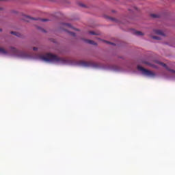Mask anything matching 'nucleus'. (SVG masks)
<instances>
[{
  "instance_id": "obj_1",
  "label": "nucleus",
  "mask_w": 175,
  "mask_h": 175,
  "mask_svg": "<svg viewBox=\"0 0 175 175\" xmlns=\"http://www.w3.org/2000/svg\"><path fill=\"white\" fill-rule=\"evenodd\" d=\"M156 64H158V65H161V66H163L167 70L168 72L165 74V77L167 79V80H174L175 81V70L173 69H170L166 64L163 63L161 62H159V60H156Z\"/></svg>"
},
{
  "instance_id": "obj_2",
  "label": "nucleus",
  "mask_w": 175,
  "mask_h": 175,
  "mask_svg": "<svg viewBox=\"0 0 175 175\" xmlns=\"http://www.w3.org/2000/svg\"><path fill=\"white\" fill-rule=\"evenodd\" d=\"M137 70H139V72H141V75H142L143 76H146V77H155L156 76L154 72L143 68V66L140 65L137 66Z\"/></svg>"
},
{
  "instance_id": "obj_3",
  "label": "nucleus",
  "mask_w": 175,
  "mask_h": 175,
  "mask_svg": "<svg viewBox=\"0 0 175 175\" xmlns=\"http://www.w3.org/2000/svg\"><path fill=\"white\" fill-rule=\"evenodd\" d=\"M23 20L27 23H29L31 20H34L35 21H37L38 20H39L40 21H42L43 23H46V21H49V19L47 18H33V17H31L29 16H25V15L23 16Z\"/></svg>"
},
{
  "instance_id": "obj_4",
  "label": "nucleus",
  "mask_w": 175,
  "mask_h": 175,
  "mask_svg": "<svg viewBox=\"0 0 175 175\" xmlns=\"http://www.w3.org/2000/svg\"><path fill=\"white\" fill-rule=\"evenodd\" d=\"M109 20H111V21H114L115 23H118V24H126V23L124 21H122V19H117L115 18H109Z\"/></svg>"
},
{
  "instance_id": "obj_5",
  "label": "nucleus",
  "mask_w": 175,
  "mask_h": 175,
  "mask_svg": "<svg viewBox=\"0 0 175 175\" xmlns=\"http://www.w3.org/2000/svg\"><path fill=\"white\" fill-rule=\"evenodd\" d=\"M85 43H88L89 44H92L93 46H96L98 44L92 40H84Z\"/></svg>"
},
{
  "instance_id": "obj_6",
  "label": "nucleus",
  "mask_w": 175,
  "mask_h": 175,
  "mask_svg": "<svg viewBox=\"0 0 175 175\" xmlns=\"http://www.w3.org/2000/svg\"><path fill=\"white\" fill-rule=\"evenodd\" d=\"M64 27H68V28H71L72 29H75V31H79V29H76L70 23H63Z\"/></svg>"
},
{
  "instance_id": "obj_7",
  "label": "nucleus",
  "mask_w": 175,
  "mask_h": 175,
  "mask_svg": "<svg viewBox=\"0 0 175 175\" xmlns=\"http://www.w3.org/2000/svg\"><path fill=\"white\" fill-rule=\"evenodd\" d=\"M157 35H161V36H165V33L161 30L157 29L154 31Z\"/></svg>"
},
{
  "instance_id": "obj_8",
  "label": "nucleus",
  "mask_w": 175,
  "mask_h": 175,
  "mask_svg": "<svg viewBox=\"0 0 175 175\" xmlns=\"http://www.w3.org/2000/svg\"><path fill=\"white\" fill-rule=\"evenodd\" d=\"M134 35H136L137 36H142L143 33L142 31L133 30Z\"/></svg>"
},
{
  "instance_id": "obj_9",
  "label": "nucleus",
  "mask_w": 175,
  "mask_h": 175,
  "mask_svg": "<svg viewBox=\"0 0 175 175\" xmlns=\"http://www.w3.org/2000/svg\"><path fill=\"white\" fill-rule=\"evenodd\" d=\"M126 68H127V69L129 70H131V72H134V73H135V68H133V66H132V65H131V66H126Z\"/></svg>"
},
{
  "instance_id": "obj_10",
  "label": "nucleus",
  "mask_w": 175,
  "mask_h": 175,
  "mask_svg": "<svg viewBox=\"0 0 175 175\" xmlns=\"http://www.w3.org/2000/svg\"><path fill=\"white\" fill-rule=\"evenodd\" d=\"M150 16H151V17H152V18H159V15L156 14H152Z\"/></svg>"
},
{
  "instance_id": "obj_11",
  "label": "nucleus",
  "mask_w": 175,
  "mask_h": 175,
  "mask_svg": "<svg viewBox=\"0 0 175 175\" xmlns=\"http://www.w3.org/2000/svg\"><path fill=\"white\" fill-rule=\"evenodd\" d=\"M69 35H71V36H73L74 38H76V33L73 31H68Z\"/></svg>"
},
{
  "instance_id": "obj_12",
  "label": "nucleus",
  "mask_w": 175,
  "mask_h": 175,
  "mask_svg": "<svg viewBox=\"0 0 175 175\" xmlns=\"http://www.w3.org/2000/svg\"><path fill=\"white\" fill-rule=\"evenodd\" d=\"M15 36H17V38H21V33L16 31Z\"/></svg>"
},
{
  "instance_id": "obj_13",
  "label": "nucleus",
  "mask_w": 175,
  "mask_h": 175,
  "mask_svg": "<svg viewBox=\"0 0 175 175\" xmlns=\"http://www.w3.org/2000/svg\"><path fill=\"white\" fill-rule=\"evenodd\" d=\"M153 39L155 40H161V38L159 36H153Z\"/></svg>"
},
{
  "instance_id": "obj_14",
  "label": "nucleus",
  "mask_w": 175,
  "mask_h": 175,
  "mask_svg": "<svg viewBox=\"0 0 175 175\" xmlns=\"http://www.w3.org/2000/svg\"><path fill=\"white\" fill-rule=\"evenodd\" d=\"M79 6H81V8H87V6H85V5L83 4L82 3H79Z\"/></svg>"
},
{
  "instance_id": "obj_15",
  "label": "nucleus",
  "mask_w": 175,
  "mask_h": 175,
  "mask_svg": "<svg viewBox=\"0 0 175 175\" xmlns=\"http://www.w3.org/2000/svg\"><path fill=\"white\" fill-rule=\"evenodd\" d=\"M89 33L90 35H96V33H95V31H90Z\"/></svg>"
},
{
  "instance_id": "obj_16",
  "label": "nucleus",
  "mask_w": 175,
  "mask_h": 175,
  "mask_svg": "<svg viewBox=\"0 0 175 175\" xmlns=\"http://www.w3.org/2000/svg\"><path fill=\"white\" fill-rule=\"evenodd\" d=\"M107 43L111 44L112 46H116V44H114L113 42H107Z\"/></svg>"
},
{
  "instance_id": "obj_17",
  "label": "nucleus",
  "mask_w": 175,
  "mask_h": 175,
  "mask_svg": "<svg viewBox=\"0 0 175 175\" xmlns=\"http://www.w3.org/2000/svg\"><path fill=\"white\" fill-rule=\"evenodd\" d=\"M10 33L11 35H14V36H16V31H11Z\"/></svg>"
},
{
  "instance_id": "obj_18",
  "label": "nucleus",
  "mask_w": 175,
  "mask_h": 175,
  "mask_svg": "<svg viewBox=\"0 0 175 175\" xmlns=\"http://www.w3.org/2000/svg\"><path fill=\"white\" fill-rule=\"evenodd\" d=\"M133 10H137V7L134 6V7H133Z\"/></svg>"
},
{
  "instance_id": "obj_19",
  "label": "nucleus",
  "mask_w": 175,
  "mask_h": 175,
  "mask_svg": "<svg viewBox=\"0 0 175 175\" xmlns=\"http://www.w3.org/2000/svg\"><path fill=\"white\" fill-rule=\"evenodd\" d=\"M33 50L34 51H36V50H38V48H37V47H33Z\"/></svg>"
},
{
  "instance_id": "obj_20",
  "label": "nucleus",
  "mask_w": 175,
  "mask_h": 175,
  "mask_svg": "<svg viewBox=\"0 0 175 175\" xmlns=\"http://www.w3.org/2000/svg\"><path fill=\"white\" fill-rule=\"evenodd\" d=\"M129 12H131V13H133V10L132 9H129Z\"/></svg>"
},
{
  "instance_id": "obj_21",
  "label": "nucleus",
  "mask_w": 175,
  "mask_h": 175,
  "mask_svg": "<svg viewBox=\"0 0 175 175\" xmlns=\"http://www.w3.org/2000/svg\"><path fill=\"white\" fill-rule=\"evenodd\" d=\"M112 13H116V11L115 10H112Z\"/></svg>"
},
{
  "instance_id": "obj_22",
  "label": "nucleus",
  "mask_w": 175,
  "mask_h": 175,
  "mask_svg": "<svg viewBox=\"0 0 175 175\" xmlns=\"http://www.w3.org/2000/svg\"><path fill=\"white\" fill-rule=\"evenodd\" d=\"M42 32H46V30H44V29H42Z\"/></svg>"
},
{
  "instance_id": "obj_23",
  "label": "nucleus",
  "mask_w": 175,
  "mask_h": 175,
  "mask_svg": "<svg viewBox=\"0 0 175 175\" xmlns=\"http://www.w3.org/2000/svg\"><path fill=\"white\" fill-rule=\"evenodd\" d=\"M0 32H2V29L0 28Z\"/></svg>"
},
{
  "instance_id": "obj_24",
  "label": "nucleus",
  "mask_w": 175,
  "mask_h": 175,
  "mask_svg": "<svg viewBox=\"0 0 175 175\" xmlns=\"http://www.w3.org/2000/svg\"><path fill=\"white\" fill-rule=\"evenodd\" d=\"M0 10H1V8H0Z\"/></svg>"
},
{
  "instance_id": "obj_25",
  "label": "nucleus",
  "mask_w": 175,
  "mask_h": 175,
  "mask_svg": "<svg viewBox=\"0 0 175 175\" xmlns=\"http://www.w3.org/2000/svg\"><path fill=\"white\" fill-rule=\"evenodd\" d=\"M0 1H3V0H0Z\"/></svg>"
}]
</instances>
